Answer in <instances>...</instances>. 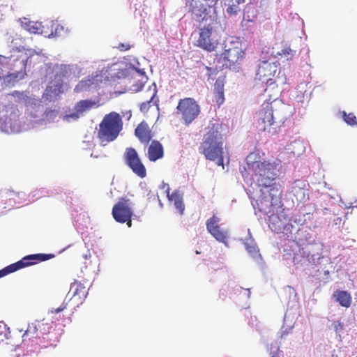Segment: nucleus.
Here are the masks:
<instances>
[{"label": "nucleus", "mask_w": 357, "mask_h": 357, "mask_svg": "<svg viewBox=\"0 0 357 357\" xmlns=\"http://www.w3.org/2000/svg\"><path fill=\"white\" fill-rule=\"evenodd\" d=\"M276 162L267 161H247L245 173H243V177L246 178L251 176L252 180L260 188L261 195L257 200L259 210L268 214L273 211V199L279 194L278 185L274 183L277 176Z\"/></svg>", "instance_id": "f257e3e1"}, {"label": "nucleus", "mask_w": 357, "mask_h": 357, "mask_svg": "<svg viewBox=\"0 0 357 357\" xmlns=\"http://www.w3.org/2000/svg\"><path fill=\"white\" fill-rule=\"evenodd\" d=\"M199 152L204 155L206 160L216 161L217 165L222 166L224 169V149L222 135L214 124L212 127L207 128L199 147Z\"/></svg>", "instance_id": "f03ea898"}, {"label": "nucleus", "mask_w": 357, "mask_h": 357, "mask_svg": "<svg viewBox=\"0 0 357 357\" xmlns=\"http://www.w3.org/2000/svg\"><path fill=\"white\" fill-rule=\"evenodd\" d=\"M121 116L115 112H112L103 117L99 124L98 137L102 143L111 142L115 140L123 129Z\"/></svg>", "instance_id": "7ed1b4c3"}, {"label": "nucleus", "mask_w": 357, "mask_h": 357, "mask_svg": "<svg viewBox=\"0 0 357 357\" xmlns=\"http://www.w3.org/2000/svg\"><path fill=\"white\" fill-rule=\"evenodd\" d=\"M280 121H278L274 116L272 105L267 103L259 112L257 128L261 132H265L270 135L276 132L280 127Z\"/></svg>", "instance_id": "20e7f679"}, {"label": "nucleus", "mask_w": 357, "mask_h": 357, "mask_svg": "<svg viewBox=\"0 0 357 357\" xmlns=\"http://www.w3.org/2000/svg\"><path fill=\"white\" fill-rule=\"evenodd\" d=\"M54 257L52 254H34L25 256L21 260L0 270V278L19 269L47 261Z\"/></svg>", "instance_id": "39448f33"}, {"label": "nucleus", "mask_w": 357, "mask_h": 357, "mask_svg": "<svg viewBox=\"0 0 357 357\" xmlns=\"http://www.w3.org/2000/svg\"><path fill=\"white\" fill-rule=\"evenodd\" d=\"M176 109L187 126L197 119L200 113L199 105L192 98H185L179 100Z\"/></svg>", "instance_id": "423d86ee"}, {"label": "nucleus", "mask_w": 357, "mask_h": 357, "mask_svg": "<svg viewBox=\"0 0 357 357\" xmlns=\"http://www.w3.org/2000/svg\"><path fill=\"white\" fill-rule=\"evenodd\" d=\"M214 29L213 24H208L201 27L199 30V37L195 45L209 52L215 51L219 45V42L214 39L213 36Z\"/></svg>", "instance_id": "0eeeda50"}, {"label": "nucleus", "mask_w": 357, "mask_h": 357, "mask_svg": "<svg viewBox=\"0 0 357 357\" xmlns=\"http://www.w3.org/2000/svg\"><path fill=\"white\" fill-rule=\"evenodd\" d=\"M54 72V79L46 89L47 93L51 96H57L63 93V79L69 75L70 68L68 65H57Z\"/></svg>", "instance_id": "6e6552de"}, {"label": "nucleus", "mask_w": 357, "mask_h": 357, "mask_svg": "<svg viewBox=\"0 0 357 357\" xmlns=\"http://www.w3.org/2000/svg\"><path fill=\"white\" fill-rule=\"evenodd\" d=\"M54 72V79L46 89L47 93L51 96H57L63 93V79L69 75L70 68L68 65H57Z\"/></svg>", "instance_id": "1a4fd4ad"}, {"label": "nucleus", "mask_w": 357, "mask_h": 357, "mask_svg": "<svg viewBox=\"0 0 357 357\" xmlns=\"http://www.w3.org/2000/svg\"><path fill=\"white\" fill-rule=\"evenodd\" d=\"M244 56V52L242 50L241 45L238 42H231L229 45L226 44L225 50L217 56L218 60H222L225 63L222 66L226 68L238 63Z\"/></svg>", "instance_id": "9d476101"}, {"label": "nucleus", "mask_w": 357, "mask_h": 357, "mask_svg": "<svg viewBox=\"0 0 357 357\" xmlns=\"http://www.w3.org/2000/svg\"><path fill=\"white\" fill-rule=\"evenodd\" d=\"M45 337L39 335L36 325L34 322L29 324L26 330L22 335V344L26 347L33 349L47 347L50 344L45 341Z\"/></svg>", "instance_id": "9b49d317"}, {"label": "nucleus", "mask_w": 357, "mask_h": 357, "mask_svg": "<svg viewBox=\"0 0 357 357\" xmlns=\"http://www.w3.org/2000/svg\"><path fill=\"white\" fill-rule=\"evenodd\" d=\"M278 66L274 62L263 61L259 65L256 74V79L263 83L271 85L277 82V77L274 79Z\"/></svg>", "instance_id": "f8f14e48"}, {"label": "nucleus", "mask_w": 357, "mask_h": 357, "mask_svg": "<svg viewBox=\"0 0 357 357\" xmlns=\"http://www.w3.org/2000/svg\"><path fill=\"white\" fill-rule=\"evenodd\" d=\"M124 160L126 165L136 175L142 178L146 177V169L134 148L126 149L124 153Z\"/></svg>", "instance_id": "ddd939ff"}, {"label": "nucleus", "mask_w": 357, "mask_h": 357, "mask_svg": "<svg viewBox=\"0 0 357 357\" xmlns=\"http://www.w3.org/2000/svg\"><path fill=\"white\" fill-rule=\"evenodd\" d=\"M114 219L119 223H125L129 218L132 216V210L128 199L122 197L115 204L112 211Z\"/></svg>", "instance_id": "4468645a"}, {"label": "nucleus", "mask_w": 357, "mask_h": 357, "mask_svg": "<svg viewBox=\"0 0 357 357\" xmlns=\"http://www.w3.org/2000/svg\"><path fill=\"white\" fill-rule=\"evenodd\" d=\"M99 107L98 101L93 100H82L77 102L75 107V112L72 114H67L64 116V119L69 121L70 119H78L83 114L92 108Z\"/></svg>", "instance_id": "2eb2a0df"}, {"label": "nucleus", "mask_w": 357, "mask_h": 357, "mask_svg": "<svg viewBox=\"0 0 357 357\" xmlns=\"http://www.w3.org/2000/svg\"><path fill=\"white\" fill-rule=\"evenodd\" d=\"M220 219L213 215L206 221L208 231L219 242L226 243L227 232L221 229L219 225Z\"/></svg>", "instance_id": "dca6fc26"}, {"label": "nucleus", "mask_w": 357, "mask_h": 357, "mask_svg": "<svg viewBox=\"0 0 357 357\" xmlns=\"http://www.w3.org/2000/svg\"><path fill=\"white\" fill-rule=\"evenodd\" d=\"M87 295L86 287L78 281H75L70 285V288L67 296H70L69 301L75 300L77 304L82 303Z\"/></svg>", "instance_id": "f3484780"}, {"label": "nucleus", "mask_w": 357, "mask_h": 357, "mask_svg": "<svg viewBox=\"0 0 357 357\" xmlns=\"http://www.w3.org/2000/svg\"><path fill=\"white\" fill-rule=\"evenodd\" d=\"M167 186L165 192L168 200L174 203V206L178 210L181 215H183L185 211V204L183 202V193L179 190H175L170 193V188L168 185L164 184Z\"/></svg>", "instance_id": "a211bd4d"}, {"label": "nucleus", "mask_w": 357, "mask_h": 357, "mask_svg": "<svg viewBox=\"0 0 357 357\" xmlns=\"http://www.w3.org/2000/svg\"><path fill=\"white\" fill-rule=\"evenodd\" d=\"M5 342L6 345H10L13 348L20 346V342L14 340L10 336V328L3 322H0V344Z\"/></svg>", "instance_id": "6ab92c4d"}, {"label": "nucleus", "mask_w": 357, "mask_h": 357, "mask_svg": "<svg viewBox=\"0 0 357 357\" xmlns=\"http://www.w3.org/2000/svg\"><path fill=\"white\" fill-rule=\"evenodd\" d=\"M164 155V149L162 144L157 140H153L148 149V158L151 162L162 158Z\"/></svg>", "instance_id": "aec40b11"}, {"label": "nucleus", "mask_w": 357, "mask_h": 357, "mask_svg": "<svg viewBox=\"0 0 357 357\" xmlns=\"http://www.w3.org/2000/svg\"><path fill=\"white\" fill-rule=\"evenodd\" d=\"M136 137L141 143L147 145L152 138L151 132L146 123H139L135 130Z\"/></svg>", "instance_id": "412c9836"}, {"label": "nucleus", "mask_w": 357, "mask_h": 357, "mask_svg": "<svg viewBox=\"0 0 357 357\" xmlns=\"http://www.w3.org/2000/svg\"><path fill=\"white\" fill-rule=\"evenodd\" d=\"M225 77H222L216 79L214 84L213 94L216 104L220 106L225 102L224 86Z\"/></svg>", "instance_id": "4be33fe9"}, {"label": "nucleus", "mask_w": 357, "mask_h": 357, "mask_svg": "<svg viewBox=\"0 0 357 357\" xmlns=\"http://www.w3.org/2000/svg\"><path fill=\"white\" fill-rule=\"evenodd\" d=\"M146 93H148L147 98H149V100L143 102L140 105V111L143 113H146L149 108L151 107V105H157L158 100H155V97L157 94V90L155 87L151 88V86L147 90Z\"/></svg>", "instance_id": "5701e85b"}, {"label": "nucleus", "mask_w": 357, "mask_h": 357, "mask_svg": "<svg viewBox=\"0 0 357 357\" xmlns=\"http://www.w3.org/2000/svg\"><path fill=\"white\" fill-rule=\"evenodd\" d=\"M268 227L275 233H282L285 227V222L278 215H271L268 218Z\"/></svg>", "instance_id": "b1692460"}, {"label": "nucleus", "mask_w": 357, "mask_h": 357, "mask_svg": "<svg viewBox=\"0 0 357 357\" xmlns=\"http://www.w3.org/2000/svg\"><path fill=\"white\" fill-rule=\"evenodd\" d=\"M98 86V79L96 77H91L80 81L75 88V91L78 93L86 91L91 88Z\"/></svg>", "instance_id": "393cba45"}, {"label": "nucleus", "mask_w": 357, "mask_h": 357, "mask_svg": "<svg viewBox=\"0 0 357 357\" xmlns=\"http://www.w3.org/2000/svg\"><path fill=\"white\" fill-rule=\"evenodd\" d=\"M305 184L303 181L297 180L291 187V192L296 197V199L304 198L305 196L306 189H305Z\"/></svg>", "instance_id": "a878e982"}, {"label": "nucleus", "mask_w": 357, "mask_h": 357, "mask_svg": "<svg viewBox=\"0 0 357 357\" xmlns=\"http://www.w3.org/2000/svg\"><path fill=\"white\" fill-rule=\"evenodd\" d=\"M34 324L36 325L37 330L39 332V335L41 337L47 335L52 328V324L48 321H45L44 319L41 321L36 320L34 321Z\"/></svg>", "instance_id": "bb28decb"}, {"label": "nucleus", "mask_w": 357, "mask_h": 357, "mask_svg": "<svg viewBox=\"0 0 357 357\" xmlns=\"http://www.w3.org/2000/svg\"><path fill=\"white\" fill-rule=\"evenodd\" d=\"M336 298L341 306L349 307L351 304V296L346 291H336Z\"/></svg>", "instance_id": "cd10ccee"}, {"label": "nucleus", "mask_w": 357, "mask_h": 357, "mask_svg": "<svg viewBox=\"0 0 357 357\" xmlns=\"http://www.w3.org/2000/svg\"><path fill=\"white\" fill-rule=\"evenodd\" d=\"M291 153L294 156H300L305 151V146L303 142L295 140L290 144Z\"/></svg>", "instance_id": "c85d7f7f"}, {"label": "nucleus", "mask_w": 357, "mask_h": 357, "mask_svg": "<svg viewBox=\"0 0 357 357\" xmlns=\"http://www.w3.org/2000/svg\"><path fill=\"white\" fill-rule=\"evenodd\" d=\"M296 53V50L291 48L290 45L285 43L282 45L280 51L277 52V55L286 58L287 60L292 59Z\"/></svg>", "instance_id": "c756f323"}, {"label": "nucleus", "mask_w": 357, "mask_h": 357, "mask_svg": "<svg viewBox=\"0 0 357 357\" xmlns=\"http://www.w3.org/2000/svg\"><path fill=\"white\" fill-rule=\"evenodd\" d=\"M24 27L31 33H39L42 32L41 23L38 22L29 21L24 24Z\"/></svg>", "instance_id": "7c9ffc66"}, {"label": "nucleus", "mask_w": 357, "mask_h": 357, "mask_svg": "<svg viewBox=\"0 0 357 357\" xmlns=\"http://www.w3.org/2000/svg\"><path fill=\"white\" fill-rule=\"evenodd\" d=\"M342 116L347 124L351 126H357V119L352 112L347 114L346 112H342Z\"/></svg>", "instance_id": "2f4dec72"}, {"label": "nucleus", "mask_w": 357, "mask_h": 357, "mask_svg": "<svg viewBox=\"0 0 357 357\" xmlns=\"http://www.w3.org/2000/svg\"><path fill=\"white\" fill-rule=\"evenodd\" d=\"M331 327L335 332H337L339 331L343 330L344 326L340 321H334L332 323Z\"/></svg>", "instance_id": "473e14b6"}, {"label": "nucleus", "mask_w": 357, "mask_h": 357, "mask_svg": "<svg viewBox=\"0 0 357 357\" xmlns=\"http://www.w3.org/2000/svg\"><path fill=\"white\" fill-rule=\"evenodd\" d=\"M65 300H66V298ZM67 305H68V303L66 302V301H64V302L62 303V305L59 307L52 309L51 310V312L52 313H59V312L63 311V310H65L67 307Z\"/></svg>", "instance_id": "72a5a7b5"}, {"label": "nucleus", "mask_w": 357, "mask_h": 357, "mask_svg": "<svg viewBox=\"0 0 357 357\" xmlns=\"http://www.w3.org/2000/svg\"><path fill=\"white\" fill-rule=\"evenodd\" d=\"M121 52L127 51L130 49V45L128 43H119L116 47Z\"/></svg>", "instance_id": "f704fd0d"}, {"label": "nucleus", "mask_w": 357, "mask_h": 357, "mask_svg": "<svg viewBox=\"0 0 357 357\" xmlns=\"http://www.w3.org/2000/svg\"><path fill=\"white\" fill-rule=\"evenodd\" d=\"M206 70H207L206 75L208 76V79L212 78V76L214 75H216V73H217V70L216 69H213L211 67L206 66Z\"/></svg>", "instance_id": "c9c22d12"}, {"label": "nucleus", "mask_w": 357, "mask_h": 357, "mask_svg": "<svg viewBox=\"0 0 357 357\" xmlns=\"http://www.w3.org/2000/svg\"><path fill=\"white\" fill-rule=\"evenodd\" d=\"M10 95L13 97H17V98H24L23 93L19 92L17 91H13Z\"/></svg>", "instance_id": "e433bc0d"}, {"label": "nucleus", "mask_w": 357, "mask_h": 357, "mask_svg": "<svg viewBox=\"0 0 357 357\" xmlns=\"http://www.w3.org/2000/svg\"><path fill=\"white\" fill-rule=\"evenodd\" d=\"M209 7H215L219 0H204Z\"/></svg>", "instance_id": "4c0bfd02"}, {"label": "nucleus", "mask_w": 357, "mask_h": 357, "mask_svg": "<svg viewBox=\"0 0 357 357\" xmlns=\"http://www.w3.org/2000/svg\"><path fill=\"white\" fill-rule=\"evenodd\" d=\"M131 218H128V220H127L126 221V222H125V223H126V224H127V225H128V227H131V226H132V220H131Z\"/></svg>", "instance_id": "58836bf2"}, {"label": "nucleus", "mask_w": 357, "mask_h": 357, "mask_svg": "<svg viewBox=\"0 0 357 357\" xmlns=\"http://www.w3.org/2000/svg\"><path fill=\"white\" fill-rule=\"evenodd\" d=\"M191 12H192V13H195L196 15H201V14H200V13H199L198 12H197V10H196V8H195V7L192 8Z\"/></svg>", "instance_id": "ea45409f"}, {"label": "nucleus", "mask_w": 357, "mask_h": 357, "mask_svg": "<svg viewBox=\"0 0 357 357\" xmlns=\"http://www.w3.org/2000/svg\"><path fill=\"white\" fill-rule=\"evenodd\" d=\"M233 11V9H232V6H229L228 8H227V13H231Z\"/></svg>", "instance_id": "a19ab883"}, {"label": "nucleus", "mask_w": 357, "mask_h": 357, "mask_svg": "<svg viewBox=\"0 0 357 357\" xmlns=\"http://www.w3.org/2000/svg\"><path fill=\"white\" fill-rule=\"evenodd\" d=\"M142 86H143L141 84L139 87H138V86H137V87L135 88V89H134V90H135V91H139V90L142 89Z\"/></svg>", "instance_id": "79ce46f5"}, {"label": "nucleus", "mask_w": 357, "mask_h": 357, "mask_svg": "<svg viewBox=\"0 0 357 357\" xmlns=\"http://www.w3.org/2000/svg\"><path fill=\"white\" fill-rule=\"evenodd\" d=\"M206 10V8H204L203 10H201V13H204Z\"/></svg>", "instance_id": "37998d69"}, {"label": "nucleus", "mask_w": 357, "mask_h": 357, "mask_svg": "<svg viewBox=\"0 0 357 357\" xmlns=\"http://www.w3.org/2000/svg\"><path fill=\"white\" fill-rule=\"evenodd\" d=\"M15 51H17V52H19V53L20 52V50H19L18 48H17V49L15 50Z\"/></svg>", "instance_id": "c03bdc74"}, {"label": "nucleus", "mask_w": 357, "mask_h": 357, "mask_svg": "<svg viewBox=\"0 0 357 357\" xmlns=\"http://www.w3.org/2000/svg\"><path fill=\"white\" fill-rule=\"evenodd\" d=\"M241 0H238V3H241Z\"/></svg>", "instance_id": "a18cd8bd"}, {"label": "nucleus", "mask_w": 357, "mask_h": 357, "mask_svg": "<svg viewBox=\"0 0 357 357\" xmlns=\"http://www.w3.org/2000/svg\"><path fill=\"white\" fill-rule=\"evenodd\" d=\"M272 357H275V356H273Z\"/></svg>", "instance_id": "49530a36"}, {"label": "nucleus", "mask_w": 357, "mask_h": 357, "mask_svg": "<svg viewBox=\"0 0 357 357\" xmlns=\"http://www.w3.org/2000/svg\"><path fill=\"white\" fill-rule=\"evenodd\" d=\"M356 207H357V205L356 206Z\"/></svg>", "instance_id": "de8ad7c7"}]
</instances>
